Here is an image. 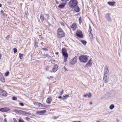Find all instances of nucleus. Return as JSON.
<instances>
[{"label": "nucleus", "instance_id": "f257e3e1", "mask_svg": "<svg viewBox=\"0 0 122 122\" xmlns=\"http://www.w3.org/2000/svg\"><path fill=\"white\" fill-rule=\"evenodd\" d=\"M57 35L59 38H61L65 36V34L61 28H59L57 29Z\"/></svg>", "mask_w": 122, "mask_h": 122}, {"label": "nucleus", "instance_id": "f03ea898", "mask_svg": "<svg viewBox=\"0 0 122 122\" xmlns=\"http://www.w3.org/2000/svg\"><path fill=\"white\" fill-rule=\"evenodd\" d=\"M78 3L77 0H71L69 2L68 5L70 8L73 9L75 6H77Z\"/></svg>", "mask_w": 122, "mask_h": 122}, {"label": "nucleus", "instance_id": "7ed1b4c3", "mask_svg": "<svg viewBox=\"0 0 122 122\" xmlns=\"http://www.w3.org/2000/svg\"><path fill=\"white\" fill-rule=\"evenodd\" d=\"M79 59L81 62L86 63L88 60V57L87 56L82 55L79 56Z\"/></svg>", "mask_w": 122, "mask_h": 122}, {"label": "nucleus", "instance_id": "20e7f679", "mask_svg": "<svg viewBox=\"0 0 122 122\" xmlns=\"http://www.w3.org/2000/svg\"><path fill=\"white\" fill-rule=\"evenodd\" d=\"M111 16V14L109 13L106 14L105 15V18L108 22H111L112 21Z\"/></svg>", "mask_w": 122, "mask_h": 122}, {"label": "nucleus", "instance_id": "39448f33", "mask_svg": "<svg viewBox=\"0 0 122 122\" xmlns=\"http://www.w3.org/2000/svg\"><path fill=\"white\" fill-rule=\"evenodd\" d=\"M77 57L75 56L73 59H71L70 60L69 64L72 65H74L77 62Z\"/></svg>", "mask_w": 122, "mask_h": 122}, {"label": "nucleus", "instance_id": "423d86ee", "mask_svg": "<svg viewBox=\"0 0 122 122\" xmlns=\"http://www.w3.org/2000/svg\"><path fill=\"white\" fill-rule=\"evenodd\" d=\"M109 71L108 68L107 66H105V68L104 76L107 77V76H109Z\"/></svg>", "mask_w": 122, "mask_h": 122}, {"label": "nucleus", "instance_id": "0eeeda50", "mask_svg": "<svg viewBox=\"0 0 122 122\" xmlns=\"http://www.w3.org/2000/svg\"><path fill=\"white\" fill-rule=\"evenodd\" d=\"M76 35L78 37H79L82 38L83 37L82 32L80 30H78L76 31Z\"/></svg>", "mask_w": 122, "mask_h": 122}, {"label": "nucleus", "instance_id": "6e6552de", "mask_svg": "<svg viewBox=\"0 0 122 122\" xmlns=\"http://www.w3.org/2000/svg\"><path fill=\"white\" fill-rule=\"evenodd\" d=\"M0 95H2V96L6 97L7 96V93L6 91L2 89H0Z\"/></svg>", "mask_w": 122, "mask_h": 122}, {"label": "nucleus", "instance_id": "1a4fd4ad", "mask_svg": "<svg viewBox=\"0 0 122 122\" xmlns=\"http://www.w3.org/2000/svg\"><path fill=\"white\" fill-rule=\"evenodd\" d=\"M10 110L9 108L7 107H5L0 108V111L2 112H6Z\"/></svg>", "mask_w": 122, "mask_h": 122}, {"label": "nucleus", "instance_id": "9d476101", "mask_svg": "<svg viewBox=\"0 0 122 122\" xmlns=\"http://www.w3.org/2000/svg\"><path fill=\"white\" fill-rule=\"evenodd\" d=\"M70 27L72 28L73 30H75L76 29L77 26L76 24L75 23L73 24L72 25L70 26Z\"/></svg>", "mask_w": 122, "mask_h": 122}, {"label": "nucleus", "instance_id": "9b49d317", "mask_svg": "<svg viewBox=\"0 0 122 122\" xmlns=\"http://www.w3.org/2000/svg\"><path fill=\"white\" fill-rule=\"evenodd\" d=\"M92 61L91 59H90L89 61L86 65V67L91 66L92 64Z\"/></svg>", "mask_w": 122, "mask_h": 122}, {"label": "nucleus", "instance_id": "f8f14e48", "mask_svg": "<svg viewBox=\"0 0 122 122\" xmlns=\"http://www.w3.org/2000/svg\"><path fill=\"white\" fill-rule=\"evenodd\" d=\"M74 10L77 12H78L80 11V8L77 6H75L73 9Z\"/></svg>", "mask_w": 122, "mask_h": 122}, {"label": "nucleus", "instance_id": "ddd939ff", "mask_svg": "<svg viewBox=\"0 0 122 122\" xmlns=\"http://www.w3.org/2000/svg\"><path fill=\"white\" fill-rule=\"evenodd\" d=\"M46 112V111L45 110L38 111L36 112V113L39 115H42L43 114L45 113Z\"/></svg>", "mask_w": 122, "mask_h": 122}, {"label": "nucleus", "instance_id": "4468645a", "mask_svg": "<svg viewBox=\"0 0 122 122\" xmlns=\"http://www.w3.org/2000/svg\"><path fill=\"white\" fill-rule=\"evenodd\" d=\"M66 4V3H62L58 6V7L60 9L62 8L65 6Z\"/></svg>", "mask_w": 122, "mask_h": 122}, {"label": "nucleus", "instance_id": "2eb2a0df", "mask_svg": "<svg viewBox=\"0 0 122 122\" xmlns=\"http://www.w3.org/2000/svg\"><path fill=\"white\" fill-rule=\"evenodd\" d=\"M58 66L57 65H55L53 69V72H55L58 69Z\"/></svg>", "mask_w": 122, "mask_h": 122}, {"label": "nucleus", "instance_id": "dca6fc26", "mask_svg": "<svg viewBox=\"0 0 122 122\" xmlns=\"http://www.w3.org/2000/svg\"><path fill=\"white\" fill-rule=\"evenodd\" d=\"M34 104L35 105L38 106L39 107H43V105L39 103L36 102H34Z\"/></svg>", "mask_w": 122, "mask_h": 122}, {"label": "nucleus", "instance_id": "f3484780", "mask_svg": "<svg viewBox=\"0 0 122 122\" xmlns=\"http://www.w3.org/2000/svg\"><path fill=\"white\" fill-rule=\"evenodd\" d=\"M52 101V98L51 97H49L46 100V102L47 103L49 104H50L51 102Z\"/></svg>", "mask_w": 122, "mask_h": 122}, {"label": "nucleus", "instance_id": "a211bd4d", "mask_svg": "<svg viewBox=\"0 0 122 122\" xmlns=\"http://www.w3.org/2000/svg\"><path fill=\"white\" fill-rule=\"evenodd\" d=\"M108 78L109 76H107V77H106L105 76H104L103 80L105 83H106L107 82Z\"/></svg>", "mask_w": 122, "mask_h": 122}, {"label": "nucleus", "instance_id": "6ab92c4d", "mask_svg": "<svg viewBox=\"0 0 122 122\" xmlns=\"http://www.w3.org/2000/svg\"><path fill=\"white\" fill-rule=\"evenodd\" d=\"M115 2H108V4L111 6L115 4Z\"/></svg>", "mask_w": 122, "mask_h": 122}, {"label": "nucleus", "instance_id": "aec40b11", "mask_svg": "<svg viewBox=\"0 0 122 122\" xmlns=\"http://www.w3.org/2000/svg\"><path fill=\"white\" fill-rule=\"evenodd\" d=\"M89 35L91 40H93V37L92 34L91 33H90Z\"/></svg>", "mask_w": 122, "mask_h": 122}, {"label": "nucleus", "instance_id": "412c9836", "mask_svg": "<svg viewBox=\"0 0 122 122\" xmlns=\"http://www.w3.org/2000/svg\"><path fill=\"white\" fill-rule=\"evenodd\" d=\"M61 52L62 54L67 53L66 51V50L65 48H62V49Z\"/></svg>", "mask_w": 122, "mask_h": 122}, {"label": "nucleus", "instance_id": "4be33fe9", "mask_svg": "<svg viewBox=\"0 0 122 122\" xmlns=\"http://www.w3.org/2000/svg\"><path fill=\"white\" fill-rule=\"evenodd\" d=\"M0 79L1 81L3 82H4L5 81V78L2 76H0Z\"/></svg>", "mask_w": 122, "mask_h": 122}, {"label": "nucleus", "instance_id": "5701e85b", "mask_svg": "<svg viewBox=\"0 0 122 122\" xmlns=\"http://www.w3.org/2000/svg\"><path fill=\"white\" fill-rule=\"evenodd\" d=\"M114 107V106L113 104H112L109 107V108L111 110Z\"/></svg>", "mask_w": 122, "mask_h": 122}, {"label": "nucleus", "instance_id": "b1692460", "mask_svg": "<svg viewBox=\"0 0 122 122\" xmlns=\"http://www.w3.org/2000/svg\"><path fill=\"white\" fill-rule=\"evenodd\" d=\"M69 97V95H66L65 96H63V97L62 98L63 100L66 99L68 97Z\"/></svg>", "mask_w": 122, "mask_h": 122}, {"label": "nucleus", "instance_id": "393cba45", "mask_svg": "<svg viewBox=\"0 0 122 122\" xmlns=\"http://www.w3.org/2000/svg\"><path fill=\"white\" fill-rule=\"evenodd\" d=\"M19 57L20 59H22L23 54H21L20 53L19 54Z\"/></svg>", "mask_w": 122, "mask_h": 122}, {"label": "nucleus", "instance_id": "a878e982", "mask_svg": "<svg viewBox=\"0 0 122 122\" xmlns=\"http://www.w3.org/2000/svg\"><path fill=\"white\" fill-rule=\"evenodd\" d=\"M40 19L42 21H43L44 20V16L41 15Z\"/></svg>", "mask_w": 122, "mask_h": 122}, {"label": "nucleus", "instance_id": "bb28decb", "mask_svg": "<svg viewBox=\"0 0 122 122\" xmlns=\"http://www.w3.org/2000/svg\"><path fill=\"white\" fill-rule=\"evenodd\" d=\"M64 57H68V55L67 53L62 54Z\"/></svg>", "mask_w": 122, "mask_h": 122}, {"label": "nucleus", "instance_id": "cd10ccee", "mask_svg": "<svg viewBox=\"0 0 122 122\" xmlns=\"http://www.w3.org/2000/svg\"><path fill=\"white\" fill-rule=\"evenodd\" d=\"M81 41L84 45H86V41L84 40H81Z\"/></svg>", "mask_w": 122, "mask_h": 122}, {"label": "nucleus", "instance_id": "c85d7f7f", "mask_svg": "<svg viewBox=\"0 0 122 122\" xmlns=\"http://www.w3.org/2000/svg\"><path fill=\"white\" fill-rule=\"evenodd\" d=\"M22 113H23L24 114H28L30 115V114H29V113H28V112H27L25 111H22Z\"/></svg>", "mask_w": 122, "mask_h": 122}, {"label": "nucleus", "instance_id": "c756f323", "mask_svg": "<svg viewBox=\"0 0 122 122\" xmlns=\"http://www.w3.org/2000/svg\"><path fill=\"white\" fill-rule=\"evenodd\" d=\"M16 112L19 113H22V111L18 110H16Z\"/></svg>", "mask_w": 122, "mask_h": 122}, {"label": "nucleus", "instance_id": "7c9ffc66", "mask_svg": "<svg viewBox=\"0 0 122 122\" xmlns=\"http://www.w3.org/2000/svg\"><path fill=\"white\" fill-rule=\"evenodd\" d=\"M79 23L80 24H81L82 23L81 18V17L79 18Z\"/></svg>", "mask_w": 122, "mask_h": 122}, {"label": "nucleus", "instance_id": "2f4dec72", "mask_svg": "<svg viewBox=\"0 0 122 122\" xmlns=\"http://www.w3.org/2000/svg\"><path fill=\"white\" fill-rule=\"evenodd\" d=\"M13 50L14 51V53H15L17 51V50L15 48H14L13 49Z\"/></svg>", "mask_w": 122, "mask_h": 122}, {"label": "nucleus", "instance_id": "473e14b6", "mask_svg": "<svg viewBox=\"0 0 122 122\" xmlns=\"http://www.w3.org/2000/svg\"><path fill=\"white\" fill-rule=\"evenodd\" d=\"M44 55H45L44 56H45L46 57H48L49 58H50L51 57L48 54H46Z\"/></svg>", "mask_w": 122, "mask_h": 122}, {"label": "nucleus", "instance_id": "72a5a7b5", "mask_svg": "<svg viewBox=\"0 0 122 122\" xmlns=\"http://www.w3.org/2000/svg\"><path fill=\"white\" fill-rule=\"evenodd\" d=\"M68 57H64V61L65 62H66L67 60Z\"/></svg>", "mask_w": 122, "mask_h": 122}, {"label": "nucleus", "instance_id": "f704fd0d", "mask_svg": "<svg viewBox=\"0 0 122 122\" xmlns=\"http://www.w3.org/2000/svg\"><path fill=\"white\" fill-rule=\"evenodd\" d=\"M10 38V36L8 35L6 37V39L7 40H9V39Z\"/></svg>", "mask_w": 122, "mask_h": 122}, {"label": "nucleus", "instance_id": "c9c22d12", "mask_svg": "<svg viewBox=\"0 0 122 122\" xmlns=\"http://www.w3.org/2000/svg\"><path fill=\"white\" fill-rule=\"evenodd\" d=\"M60 23L61 25L63 26H64L65 25V23L62 22H60Z\"/></svg>", "mask_w": 122, "mask_h": 122}, {"label": "nucleus", "instance_id": "e433bc0d", "mask_svg": "<svg viewBox=\"0 0 122 122\" xmlns=\"http://www.w3.org/2000/svg\"><path fill=\"white\" fill-rule=\"evenodd\" d=\"M9 72L8 71L6 72L5 74V76H8L9 74Z\"/></svg>", "mask_w": 122, "mask_h": 122}, {"label": "nucleus", "instance_id": "4c0bfd02", "mask_svg": "<svg viewBox=\"0 0 122 122\" xmlns=\"http://www.w3.org/2000/svg\"><path fill=\"white\" fill-rule=\"evenodd\" d=\"M69 0H61L62 1L64 2H65V3H66V2L69 1Z\"/></svg>", "mask_w": 122, "mask_h": 122}, {"label": "nucleus", "instance_id": "58836bf2", "mask_svg": "<svg viewBox=\"0 0 122 122\" xmlns=\"http://www.w3.org/2000/svg\"><path fill=\"white\" fill-rule=\"evenodd\" d=\"M38 45V43L37 42H35V47H37Z\"/></svg>", "mask_w": 122, "mask_h": 122}, {"label": "nucleus", "instance_id": "ea45409f", "mask_svg": "<svg viewBox=\"0 0 122 122\" xmlns=\"http://www.w3.org/2000/svg\"><path fill=\"white\" fill-rule=\"evenodd\" d=\"M17 99V98L15 97H12V99L13 100H16Z\"/></svg>", "mask_w": 122, "mask_h": 122}, {"label": "nucleus", "instance_id": "a19ab883", "mask_svg": "<svg viewBox=\"0 0 122 122\" xmlns=\"http://www.w3.org/2000/svg\"><path fill=\"white\" fill-rule=\"evenodd\" d=\"M41 48L45 51H48V50L46 48Z\"/></svg>", "mask_w": 122, "mask_h": 122}, {"label": "nucleus", "instance_id": "79ce46f5", "mask_svg": "<svg viewBox=\"0 0 122 122\" xmlns=\"http://www.w3.org/2000/svg\"><path fill=\"white\" fill-rule=\"evenodd\" d=\"M88 97H91V93L88 94Z\"/></svg>", "mask_w": 122, "mask_h": 122}, {"label": "nucleus", "instance_id": "37998d69", "mask_svg": "<svg viewBox=\"0 0 122 122\" xmlns=\"http://www.w3.org/2000/svg\"><path fill=\"white\" fill-rule=\"evenodd\" d=\"M63 92L64 90H62V91L60 93V95H62L63 93Z\"/></svg>", "mask_w": 122, "mask_h": 122}, {"label": "nucleus", "instance_id": "c03bdc74", "mask_svg": "<svg viewBox=\"0 0 122 122\" xmlns=\"http://www.w3.org/2000/svg\"><path fill=\"white\" fill-rule=\"evenodd\" d=\"M19 104L21 106H24V104L22 103H19Z\"/></svg>", "mask_w": 122, "mask_h": 122}, {"label": "nucleus", "instance_id": "a18cd8bd", "mask_svg": "<svg viewBox=\"0 0 122 122\" xmlns=\"http://www.w3.org/2000/svg\"><path fill=\"white\" fill-rule=\"evenodd\" d=\"M19 122H24V121L22 120L19 119Z\"/></svg>", "mask_w": 122, "mask_h": 122}, {"label": "nucleus", "instance_id": "49530a36", "mask_svg": "<svg viewBox=\"0 0 122 122\" xmlns=\"http://www.w3.org/2000/svg\"><path fill=\"white\" fill-rule=\"evenodd\" d=\"M54 117V119H57V118H58L59 117V116H57V117H56V116H54L53 117Z\"/></svg>", "mask_w": 122, "mask_h": 122}, {"label": "nucleus", "instance_id": "de8ad7c7", "mask_svg": "<svg viewBox=\"0 0 122 122\" xmlns=\"http://www.w3.org/2000/svg\"><path fill=\"white\" fill-rule=\"evenodd\" d=\"M28 121H29V120L30 119V118L28 117H26L25 118Z\"/></svg>", "mask_w": 122, "mask_h": 122}, {"label": "nucleus", "instance_id": "09e8293b", "mask_svg": "<svg viewBox=\"0 0 122 122\" xmlns=\"http://www.w3.org/2000/svg\"><path fill=\"white\" fill-rule=\"evenodd\" d=\"M14 122H17L15 118L13 119Z\"/></svg>", "mask_w": 122, "mask_h": 122}, {"label": "nucleus", "instance_id": "8fccbe9b", "mask_svg": "<svg viewBox=\"0 0 122 122\" xmlns=\"http://www.w3.org/2000/svg\"><path fill=\"white\" fill-rule=\"evenodd\" d=\"M92 31V29H89L88 32H90V33H91V32Z\"/></svg>", "mask_w": 122, "mask_h": 122}, {"label": "nucleus", "instance_id": "3c124183", "mask_svg": "<svg viewBox=\"0 0 122 122\" xmlns=\"http://www.w3.org/2000/svg\"><path fill=\"white\" fill-rule=\"evenodd\" d=\"M64 69L65 70H67V69H66V68L65 66H64L63 67Z\"/></svg>", "mask_w": 122, "mask_h": 122}, {"label": "nucleus", "instance_id": "603ef678", "mask_svg": "<svg viewBox=\"0 0 122 122\" xmlns=\"http://www.w3.org/2000/svg\"><path fill=\"white\" fill-rule=\"evenodd\" d=\"M87 96H88V94H86L84 95V96L85 97H86Z\"/></svg>", "mask_w": 122, "mask_h": 122}, {"label": "nucleus", "instance_id": "864d4df0", "mask_svg": "<svg viewBox=\"0 0 122 122\" xmlns=\"http://www.w3.org/2000/svg\"><path fill=\"white\" fill-rule=\"evenodd\" d=\"M89 29H92L90 25H89Z\"/></svg>", "mask_w": 122, "mask_h": 122}, {"label": "nucleus", "instance_id": "5fc2aeb1", "mask_svg": "<svg viewBox=\"0 0 122 122\" xmlns=\"http://www.w3.org/2000/svg\"><path fill=\"white\" fill-rule=\"evenodd\" d=\"M56 3L57 4H59V2H58L56 0Z\"/></svg>", "mask_w": 122, "mask_h": 122}, {"label": "nucleus", "instance_id": "6e6d98bb", "mask_svg": "<svg viewBox=\"0 0 122 122\" xmlns=\"http://www.w3.org/2000/svg\"><path fill=\"white\" fill-rule=\"evenodd\" d=\"M58 54H59V52H57L56 53V54L57 55H58Z\"/></svg>", "mask_w": 122, "mask_h": 122}, {"label": "nucleus", "instance_id": "4d7b16f0", "mask_svg": "<svg viewBox=\"0 0 122 122\" xmlns=\"http://www.w3.org/2000/svg\"><path fill=\"white\" fill-rule=\"evenodd\" d=\"M58 98H59L61 99L62 98V97L61 96H59Z\"/></svg>", "mask_w": 122, "mask_h": 122}, {"label": "nucleus", "instance_id": "13d9d810", "mask_svg": "<svg viewBox=\"0 0 122 122\" xmlns=\"http://www.w3.org/2000/svg\"><path fill=\"white\" fill-rule=\"evenodd\" d=\"M89 103L90 104L92 105V102H90Z\"/></svg>", "mask_w": 122, "mask_h": 122}, {"label": "nucleus", "instance_id": "bf43d9fd", "mask_svg": "<svg viewBox=\"0 0 122 122\" xmlns=\"http://www.w3.org/2000/svg\"><path fill=\"white\" fill-rule=\"evenodd\" d=\"M71 121L72 122H77V121Z\"/></svg>", "mask_w": 122, "mask_h": 122}, {"label": "nucleus", "instance_id": "052dcab7", "mask_svg": "<svg viewBox=\"0 0 122 122\" xmlns=\"http://www.w3.org/2000/svg\"><path fill=\"white\" fill-rule=\"evenodd\" d=\"M4 120L5 121V122H6L7 121H6V118H5V119H4Z\"/></svg>", "mask_w": 122, "mask_h": 122}, {"label": "nucleus", "instance_id": "680f3d73", "mask_svg": "<svg viewBox=\"0 0 122 122\" xmlns=\"http://www.w3.org/2000/svg\"><path fill=\"white\" fill-rule=\"evenodd\" d=\"M1 55L0 54V59L1 58Z\"/></svg>", "mask_w": 122, "mask_h": 122}, {"label": "nucleus", "instance_id": "e2e57ef3", "mask_svg": "<svg viewBox=\"0 0 122 122\" xmlns=\"http://www.w3.org/2000/svg\"><path fill=\"white\" fill-rule=\"evenodd\" d=\"M41 44L42 45L43 44V43L42 42L41 43Z\"/></svg>", "mask_w": 122, "mask_h": 122}, {"label": "nucleus", "instance_id": "0e129e2a", "mask_svg": "<svg viewBox=\"0 0 122 122\" xmlns=\"http://www.w3.org/2000/svg\"><path fill=\"white\" fill-rule=\"evenodd\" d=\"M50 77L51 78H53V76H50Z\"/></svg>", "mask_w": 122, "mask_h": 122}, {"label": "nucleus", "instance_id": "69168bd1", "mask_svg": "<svg viewBox=\"0 0 122 122\" xmlns=\"http://www.w3.org/2000/svg\"><path fill=\"white\" fill-rule=\"evenodd\" d=\"M2 6V5L1 4H0V7H1Z\"/></svg>", "mask_w": 122, "mask_h": 122}, {"label": "nucleus", "instance_id": "338daca9", "mask_svg": "<svg viewBox=\"0 0 122 122\" xmlns=\"http://www.w3.org/2000/svg\"><path fill=\"white\" fill-rule=\"evenodd\" d=\"M77 122H81L80 121H77Z\"/></svg>", "mask_w": 122, "mask_h": 122}, {"label": "nucleus", "instance_id": "774afa93", "mask_svg": "<svg viewBox=\"0 0 122 122\" xmlns=\"http://www.w3.org/2000/svg\"><path fill=\"white\" fill-rule=\"evenodd\" d=\"M1 13H2L3 12V10H1Z\"/></svg>", "mask_w": 122, "mask_h": 122}]
</instances>
